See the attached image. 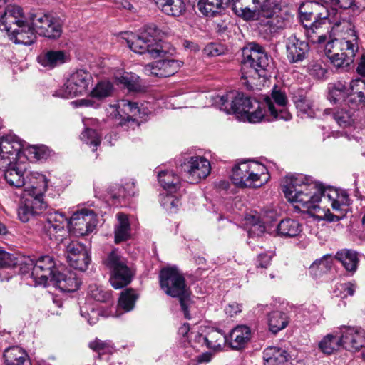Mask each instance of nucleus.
<instances>
[{
  "instance_id": "f257e3e1",
  "label": "nucleus",
  "mask_w": 365,
  "mask_h": 365,
  "mask_svg": "<svg viewBox=\"0 0 365 365\" xmlns=\"http://www.w3.org/2000/svg\"><path fill=\"white\" fill-rule=\"evenodd\" d=\"M283 192L296 209L307 212L313 217L329 222H337L341 217L331 214L329 210L322 208L319 203L327 202L332 209L342 213L347 210L350 199L344 190L314 181L309 176L294 174L286 176L282 184Z\"/></svg>"
},
{
  "instance_id": "f03ea898",
  "label": "nucleus",
  "mask_w": 365,
  "mask_h": 365,
  "mask_svg": "<svg viewBox=\"0 0 365 365\" xmlns=\"http://www.w3.org/2000/svg\"><path fill=\"white\" fill-rule=\"evenodd\" d=\"M220 109L227 114H235L238 118L252 123L262 120H289L292 115L287 108L288 100L284 91L274 86L269 96L262 102L251 98L236 91L217 96L215 101Z\"/></svg>"
},
{
  "instance_id": "7ed1b4c3",
  "label": "nucleus",
  "mask_w": 365,
  "mask_h": 365,
  "mask_svg": "<svg viewBox=\"0 0 365 365\" xmlns=\"http://www.w3.org/2000/svg\"><path fill=\"white\" fill-rule=\"evenodd\" d=\"M66 225L76 235H88L97 225L96 215L93 210L82 209L75 212L68 219L61 212L49 210L45 214V222L41 232L44 238L61 242Z\"/></svg>"
},
{
  "instance_id": "20e7f679",
  "label": "nucleus",
  "mask_w": 365,
  "mask_h": 365,
  "mask_svg": "<svg viewBox=\"0 0 365 365\" xmlns=\"http://www.w3.org/2000/svg\"><path fill=\"white\" fill-rule=\"evenodd\" d=\"M319 2H307L299 8L301 21L307 28V36L312 43H324L327 38L329 29L326 31L322 26L327 21L333 24L332 29L336 31H339L342 24L340 21H335L337 11L334 7L329 9V4Z\"/></svg>"
},
{
  "instance_id": "39448f33",
  "label": "nucleus",
  "mask_w": 365,
  "mask_h": 365,
  "mask_svg": "<svg viewBox=\"0 0 365 365\" xmlns=\"http://www.w3.org/2000/svg\"><path fill=\"white\" fill-rule=\"evenodd\" d=\"M270 58L259 44L250 43L242 49V78L249 80L266 78Z\"/></svg>"
},
{
  "instance_id": "423d86ee",
  "label": "nucleus",
  "mask_w": 365,
  "mask_h": 365,
  "mask_svg": "<svg viewBox=\"0 0 365 365\" xmlns=\"http://www.w3.org/2000/svg\"><path fill=\"white\" fill-rule=\"evenodd\" d=\"M161 289L169 296L179 299L182 311L187 319H190L188 307L190 304V293L183 276L175 267H166L160 272Z\"/></svg>"
},
{
  "instance_id": "0eeeda50",
  "label": "nucleus",
  "mask_w": 365,
  "mask_h": 365,
  "mask_svg": "<svg viewBox=\"0 0 365 365\" xmlns=\"http://www.w3.org/2000/svg\"><path fill=\"white\" fill-rule=\"evenodd\" d=\"M267 175V169L263 164L244 160L233 167L231 180L238 187H259L268 180Z\"/></svg>"
},
{
  "instance_id": "6e6552de",
  "label": "nucleus",
  "mask_w": 365,
  "mask_h": 365,
  "mask_svg": "<svg viewBox=\"0 0 365 365\" xmlns=\"http://www.w3.org/2000/svg\"><path fill=\"white\" fill-rule=\"evenodd\" d=\"M160 31L155 24L146 25L140 35L125 33L123 37L128 47L139 54L149 53L152 57L160 56L164 51L158 43Z\"/></svg>"
},
{
  "instance_id": "1a4fd4ad",
  "label": "nucleus",
  "mask_w": 365,
  "mask_h": 365,
  "mask_svg": "<svg viewBox=\"0 0 365 365\" xmlns=\"http://www.w3.org/2000/svg\"><path fill=\"white\" fill-rule=\"evenodd\" d=\"M104 264L110 271V282L113 288L121 289L130 283L133 272L118 249L108 254Z\"/></svg>"
},
{
  "instance_id": "9d476101",
  "label": "nucleus",
  "mask_w": 365,
  "mask_h": 365,
  "mask_svg": "<svg viewBox=\"0 0 365 365\" xmlns=\"http://www.w3.org/2000/svg\"><path fill=\"white\" fill-rule=\"evenodd\" d=\"M231 2H232V10L237 16L245 20L253 19L255 17L256 14L249 8L250 4L248 2L240 4L239 1L235 0H199L197 6L204 15L213 16Z\"/></svg>"
},
{
  "instance_id": "9b49d317",
  "label": "nucleus",
  "mask_w": 365,
  "mask_h": 365,
  "mask_svg": "<svg viewBox=\"0 0 365 365\" xmlns=\"http://www.w3.org/2000/svg\"><path fill=\"white\" fill-rule=\"evenodd\" d=\"M92 81L89 72L84 69L77 70L68 78L66 83L56 91L55 96L64 98L83 95L88 91Z\"/></svg>"
},
{
  "instance_id": "f8f14e48",
  "label": "nucleus",
  "mask_w": 365,
  "mask_h": 365,
  "mask_svg": "<svg viewBox=\"0 0 365 365\" xmlns=\"http://www.w3.org/2000/svg\"><path fill=\"white\" fill-rule=\"evenodd\" d=\"M180 165L186 180L190 183L200 182L205 179L211 171L210 161L200 155L187 157Z\"/></svg>"
},
{
  "instance_id": "ddd939ff",
  "label": "nucleus",
  "mask_w": 365,
  "mask_h": 365,
  "mask_svg": "<svg viewBox=\"0 0 365 365\" xmlns=\"http://www.w3.org/2000/svg\"><path fill=\"white\" fill-rule=\"evenodd\" d=\"M29 260L31 262L29 265L32 267V278L36 284L46 286L57 270L53 258L49 255H43L36 260Z\"/></svg>"
},
{
  "instance_id": "4468645a",
  "label": "nucleus",
  "mask_w": 365,
  "mask_h": 365,
  "mask_svg": "<svg viewBox=\"0 0 365 365\" xmlns=\"http://www.w3.org/2000/svg\"><path fill=\"white\" fill-rule=\"evenodd\" d=\"M34 30L40 36L48 38H57L62 32L61 24L57 19L48 14H34L31 17Z\"/></svg>"
},
{
  "instance_id": "2eb2a0df",
  "label": "nucleus",
  "mask_w": 365,
  "mask_h": 365,
  "mask_svg": "<svg viewBox=\"0 0 365 365\" xmlns=\"http://www.w3.org/2000/svg\"><path fill=\"white\" fill-rule=\"evenodd\" d=\"M25 143L17 136L8 135L0 138V168H4L7 163L16 161L19 154L24 151Z\"/></svg>"
},
{
  "instance_id": "dca6fc26",
  "label": "nucleus",
  "mask_w": 365,
  "mask_h": 365,
  "mask_svg": "<svg viewBox=\"0 0 365 365\" xmlns=\"http://www.w3.org/2000/svg\"><path fill=\"white\" fill-rule=\"evenodd\" d=\"M343 28H346L345 36L341 38H334L328 41L324 47V53L327 58H330L332 54L339 53L344 51V49L358 43L359 37L356 31L346 21L343 22Z\"/></svg>"
},
{
  "instance_id": "f3484780",
  "label": "nucleus",
  "mask_w": 365,
  "mask_h": 365,
  "mask_svg": "<svg viewBox=\"0 0 365 365\" xmlns=\"http://www.w3.org/2000/svg\"><path fill=\"white\" fill-rule=\"evenodd\" d=\"M182 64V61L173 58L162 59L145 65L143 71L150 76L166 78L176 73Z\"/></svg>"
},
{
  "instance_id": "a211bd4d",
  "label": "nucleus",
  "mask_w": 365,
  "mask_h": 365,
  "mask_svg": "<svg viewBox=\"0 0 365 365\" xmlns=\"http://www.w3.org/2000/svg\"><path fill=\"white\" fill-rule=\"evenodd\" d=\"M25 22L26 19L23 9L17 5H9L0 16V29L9 34Z\"/></svg>"
},
{
  "instance_id": "6ab92c4d",
  "label": "nucleus",
  "mask_w": 365,
  "mask_h": 365,
  "mask_svg": "<svg viewBox=\"0 0 365 365\" xmlns=\"http://www.w3.org/2000/svg\"><path fill=\"white\" fill-rule=\"evenodd\" d=\"M118 108L124 114L120 122V127L125 130L139 128L137 117L140 115V108L138 103L123 99L118 103Z\"/></svg>"
},
{
  "instance_id": "aec40b11",
  "label": "nucleus",
  "mask_w": 365,
  "mask_h": 365,
  "mask_svg": "<svg viewBox=\"0 0 365 365\" xmlns=\"http://www.w3.org/2000/svg\"><path fill=\"white\" fill-rule=\"evenodd\" d=\"M51 281L63 292H76L81 284V281L76 274L68 269L56 270Z\"/></svg>"
},
{
  "instance_id": "412c9836",
  "label": "nucleus",
  "mask_w": 365,
  "mask_h": 365,
  "mask_svg": "<svg viewBox=\"0 0 365 365\" xmlns=\"http://www.w3.org/2000/svg\"><path fill=\"white\" fill-rule=\"evenodd\" d=\"M342 346L349 351H356L365 346V331L355 327H345L341 330Z\"/></svg>"
},
{
  "instance_id": "4be33fe9",
  "label": "nucleus",
  "mask_w": 365,
  "mask_h": 365,
  "mask_svg": "<svg viewBox=\"0 0 365 365\" xmlns=\"http://www.w3.org/2000/svg\"><path fill=\"white\" fill-rule=\"evenodd\" d=\"M287 56L290 63L302 62L309 51L308 43L292 35L286 41Z\"/></svg>"
},
{
  "instance_id": "5701e85b",
  "label": "nucleus",
  "mask_w": 365,
  "mask_h": 365,
  "mask_svg": "<svg viewBox=\"0 0 365 365\" xmlns=\"http://www.w3.org/2000/svg\"><path fill=\"white\" fill-rule=\"evenodd\" d=\"M4 169V176L6 182L12 187L19 188L25 185L27 171L16 161L8 162Z\"/></svg>"
},
{
  "instance_id": "b1692460",
  "label": "nucleus",
  "mask_w": 365,
  "mask_h": 365,
  "mask_svg": "<svg viewBox=\"0 0 365 365\" xmlns=\"http://www.w3.org/2000/svg\"><path fill=\"white\" fill-rule=\"evenodd\" d=\"M48 186L46 176L38 172L29 171L25 178L24 192L28 195L43 194Z\"/></svg>"
},
{
  "instance_id": "393cba45",
  "label": "nucleus",
  "mask_w": 365,
  "mask_h": 365,
  "mask_svg": "<svg viewBox=\"0 0 365 365\" xmlns=\"http://www.w3.org/2000/svg\"><path fill=\"white\" fill-rule=\"evenodd\" d=\"M8 36L14 43L24 46L31 45L36 39L34 28L27 21L15 28L14 31L8 34Z\"/></svg>"
},
{
  "instance_id": "a878e982",
  "label": "nucleus",
  "mask_w": 365,
  "mask_h": 365,
  "mask_svg": "<svg viewBox=\"0 0 365 365\" xmlns=\"http://www.w3.org/2000/svg\"><path fill=\"white\" fill-rule=\"evenodd\" d=\"M66 53L63 51H43L37 56L38 63L45 70L53 69L66 62Z\"/></svg>"
},
{
  "instance_id": "bb28decb",
  "label": "nucleus",
  "mask_w": 365,
  "mask_h": 365,
  "mask_svg": "<svg viewBox=\"0 0 365 365\" xmlns=\"http://www.w3.org/2000/svg\"><path fill=\"white\" fill-rule=\"evenodd\" d=\"M289 354L277 346H269L263 351L264 365H288Z\"/></svg>"
},
{
  "instance_id": "cd10ccee",
  "label": "nucleus",
  "mask_w": 365,
  "mask_h": 365,
  "mask_svg": "<svg viewBox=\"0 0 365 365\" xmlns=\"http://www.w3.org/2000/svg\"><path fill=\"white\" fill-rule=\"evenodd\" d=\"M230 346L234 349H241L251 339V329L246 325H238L230 332L229 336Z\"/></svg>"
},
{
  "instance_id": "c85d7f7f",
  "label": "nucleus",
  "mask_w": 365,
  "mask_h": 365,
  "mask_svg": "<svg viewBox=\"0 0 365 365\" xmlns=\"http://www.w3.org/2000/svg\"><path fill=\"white\" fill-rule=\"evenodd\" d=\"M359 50V43L344 49V51L332 54L329 59L331 64L337 69L347 68L353 63L354 58Z\"/></svg>"
},
{
  "instance_id": "c756f323",
  "label": "nucleus",
  "mask_w": 365,
  "mask_h": 365,
  "mask_svg": "<svg viewBox=\"0 0 365 365\" xmlns=\"http://www.w3.org/2000/svg\"><path fill=\"white\" fill-rule=\"evenodd\" d=\"M158 179L160 186L168 192L178 193L181 187L180 177L173 171L158 172Z\"/></svg>"
},
{
  "instance_id": "7c9ffc66",
  "label": "nucleus",
  "mask_w": 365,
  "mask_h": 365,
  "mask_svg": "<svg viewBox=\"0 0 365 365\" xmlns=\"http://www.w3.org/2000/svg\"><path fill=\"white\" fill-rule=\"evenodd\" d=\"M349 88L344 81L329 83L327 86V98L334 104L345 101Z\"/></svg>"
},
{
  "instance_id": "2f4dec72",
  "label": "nucleus",
  "mask_w": 365,
  "mask_h": 365,
  "mask_svg": "<svg viewBox=\"0 0 365 365\" xmlns=\"http://www.w3.org/2000/svg\"><path fill=\"white\" fill-rule=\"evenodd\" d=\"M4 357L6 365H31L27 354L17 346L6 349Z\"/></svg>"
},
{
  "instance_id": "473e14b6",
  "label": "nucleus",
  "mask_w": 365,
  "mask_h": 365,
  "mask_svg": "<svg viewBox=\"0 0 365 365\" xmlns=\"http://www.w3.org/2000/svg\"><path fill=\"white\" fill-rule=\"evenodd\" d=\"M117 222L115 225V242L119 243L130 237V225L128 215L118 212L116 215Z\"/></svg>"
},
{
  "instance_id": "72a5a7b5",
  "label": "nucleus",
  "mask_w": 365,
  "mask_h": 365,
  "mask_svg": "<svg viewBox=\"0 0 365 365\" xmlns=\"http://www.w3.org/2000/svg\"><path fill=\"white\" fill-rule=\"evenodd\" d=\"M163 13L168 16H180L185 11L183 0H153Z\"/></svg>"
},
{
  "instance_id": "f704fd0d",
  "label": "nucleus",
  "mask_w": 365,
  "mask_h": 365,
  "mask_svg": "<svg viewBox=\"0 0 365 365\" xmlns=\"http://www.w3.org/2000/svg\"><path fill=\"white\" fill-rule=\"evenodd\" d=\"M277 234L286 237H294L302 231V225L294 219L287 218L280 221L277 226Z\"/></svg>"
},
{
  "instance_id": "c9c22d12",
  "label": "nucleus",
  "mask_w": 365,
  "mask_h": 365,
  "mask_svg": "<svg viewBox=\"0 0 365 365\" xmlns=\"http://www.w3.org/2000/svg\"><path fill=\"white\" fill-rule=\"evenodd\" d=\"M81 315L85 318L91 325L95 324L99 319L100 316L103 317H118L119 314H113L112 311L103 312L101 308H96L91 304H85L81 307Z\"/></svg>"
},
{
  "instance_id": "e433bc0d",
  "label": "nucleus",
  "mask_w": 365,
  "mask_h": 365,
  "mask_svg": "<svg viewBox=\"0 0 365 365\" xmlns=\"http://www.w3.org/2000/svg\"><path fill=\"white\" fill-rule=\"evenodd\" d=\"M342 346L341 336L328 334L318 344L319 349L324 354L330 355Z\"/></svg>"
},
{
  "instance_id": "4c0bfd02",
  "label": "nucleus",
  "mask_w": 365,
  "mask_h": 365,
  "mask_svg": "<svg viewBox=\"0 0 365 365\" xmlns=\"http://www.w3.org/2000/svg\"><path fill=\"white\" fill-rule=\"evenodd\" d=\"M205 346L215 351L222 349L223 346L227 341V336L217 329H212L205 335Z\"/></svg>"
},
{
  "instance_id": "58836bf2",
  "label": "nucleus",
  "mask_w": 365,
  "mask_h": 365,
  "mask_svg": "<svg viewBox=\"0 0 365 365\" xmlns=\"http://www.w3.org/2000/svg\"><path fill=\"white\" fill-rule=\"evenodd\" d=\"M335 257L342 263L346 271L353 273L356 270L359 259L356 252L350 250H342L336 253Z\"/></svg>"
},
{
  "instance_id": "ea45409f",
  "label": "nucleus",
  "mask_w": 365,
  "mask_h": 365,
  "mask_svg": "<svg viewBox=\"0 0 365 365\" xmlns=\"http://www.w3.org/2000/svg\"><path fill=\"white\" fill-rule=\"evenodd\" d=\"M289 323L287 315L279 311H274L269 314L268 324L270 331L276 334L284 329Z\"/></svg>"
},
{
  "instance_id": "a19ab883",
  "label": "nucleus",
  "mask_w": 365,
  "mask_h": 365,
  "mask_svg": "<svg viewBox=\"0 0 365 365\" xmlns=\"http://www.w3.org/2000/svg\"><path fill=\"white\" fill-rule=\"evenodd\" d=\"M295 106L299 115L302 118H315L317 116V109L313 102L307 98H299L295 101Z\"/></svg>"
},
{
  "instance_id": "79ce46f5",
  "label": "nucleus",
  "mask_w": 365,
  "mask_h": 365,
  "mask_svg": "<svg viewBox=\"0 0 365 365\" xmlns=\"http://www.w3.org/2000/svg\"><path fill=\"white\" fill-rule=\"evenodd\" d=\"M183 345L187 349L185 353L190 356L193 354V351H197L201 347L205 346V336L198 332L191 331L188 339L183 341Z\"/></svg>"
},
{
  "instance_id": "37998d69",
  "label": "nucleus",
  "mask_w": 365,
  "mask_h": 365,
  "mask_svg": "<svg viewBox=\"0 0 365 365\" xmlns=\"http://www.w3.org/2000/svg\"><path fill=\"white\" fill-rule=\"evenodd\" d=\"M114 75L116 81L125 86L130 91L135 90L139 86V76L134 73L118 71Z\"/></svg>"
},
{
  "instance_id": "c03bdc74",
  "label": "nucleus",
  "mask_w": 365,
  "mask_h": 365,
  "mask_svg": "<svg viewBox=\"0 0 365 365\" xmlns=\"http://www.w3.org/2000/svg\"><path fill=\"white\" fill-rule=\"evenodd\" d=\"M138 298L137 294L132 289L123 292L118 300V308L124 312L132 310Z\"/></svg>"
},
{
  "instance_id": "a18cd8bd",
  "label": "nucleus",
  "mask_w": 365,
  "mask_h": 365,
  "mask_svg": "<svg viewBox=\"0 0 365 365\" xmlns=\"http://www.w3.org/2000/svg\"><path fill=\"white\" fill-rule=\"evenodd\" d=\"M67 259L71 267L81 271L86 270L91 262L88 252H83L77 255L71 254Z\"/></svg>"
},
{
  "instance_id": "49530a36",
  "label": "nucleus",
  "mask_w": 365,
  "mask_h": 365,
  "mask_svg": "<svg viewBox=\"0 0 365 365\" xmlns=\"http://www.w3.org/2000/svg\"><path fill=\"white\" fill-rule=\"evenodd\" d=\"M89 347L98 354L100 359L104 355L111 354L115 350L110 341H101L98 339L90 342Z\"/></svg>"
},
{
  "instance_id": "de8ad7c7",
  "label": "nucleus",
  "mask_w": 365,
  "mask_h": 365,
  "mask_svg": "<svg viewBox=\"0 0 365 365\" xmlns=\"http://www.w3.org/2000/svg\"><path fill=\"white\" fill-rule=\"evenodd\" d=\"M334 257L331 255H325L321 259L314 261L310 266L309 269L314 272L316 275L329 270L333 263Z\"/></svg>"
},
{
  "instance_id": "09e8293b",
  "label": "nucleus",
  "mask_w": 365,
  "mask_h": 365,
  "mask_svg": "<svg viewBox=\"0 0 365 365\" xmlns=\"http://www.w3.org/2000/svg\"><path fill=\"white\" fill-rule=\"evenodd\" d=\"M113 89V84L110 81H103L96 85L91 94L93 98L101 99L109 96Z\"/></svg>"
},
{
  "instance_id": "8fccbe9b",
  "label": "nucleus",
  "mask_w": 365,
  "mask_h": 365,
  "mask_svg": "<svg viewBox=\"0 0 365 365\" xmlns=\"http://www.w3.org/2000/svg\"><path fill=\"white\" fill-rule=\"evenodd\" d=\"M178 193H162L160 195L161 205L167 210L175 212L180 204V200L177 196Z\"/></svg>"
},
{
  "instance_id": "3c124183",
  "label": "nucleus",
  "mask_w": 365,
  "mask_h": 365,
  "mask_svg": "<svg viewBox=\"0 0 365 365\" xmlns=\"http://www.w3.org/2000/svg\"><path fill=\"white\" fill-rule=\"evenodd\" d=\"M309 74L317 79H324L326 78L327 69L323 62L321 61H312L307 66Z\"/></svg>"
},
{
  "instance_id": "603ef678",
  "label": "nucleus",
  "mask_w": 365,
  "mask_h": 365,
  "mask_svg": "<svg viewBox=\"0 0 365 365\" xmlns=\"http://www.w3.org/2000/svg\"><path fill=\"white\" fill-rule=\"evenodd\" d=\"M333 118L336 123L342 128L350 126L354 122L353 114L350 111L344 109L334 112L333 113Z\"/></svg>"
},
{
  "instance_id": "864d4df0",
  "label": "nucleus",
  "mask_w": 365,
  "mask_h": 365,
  "mask_svg": "<svg viewBox=\"0 0 365 365\" xmlns=\"http://www.w3.org/2000/svg\"><path fill=\"white\" fill-rule=\"evenodd\" d=\"M88 293L92 298L101 302H108L111 298L110 292L106 290L103 287L96 284L89 286Z\"/></svg>"
},
{
  "instance_id": "5fc2aeb1",
  "label": "nucleus",
  "mask_w": 365,
  "mask_h": 365,
  "mask_svg": "<svg viewBox=\"0 0 365 365\" xmlns=\"http://www.w3.org/2000/svg\"><path fill=\"white\" fill-rule=\"evenodd\" d=\"M30 198L26 199V201L31 206L34 213L40 215L46 208V202L43 200V194L29 195Z\"/></svg>"
},
{
  "instance_id": "6e6d98bb",
  "label": "nucleus",
  "mask_w": 365,
  "mask_h": 365,
  "mask_svg": "<svg viewBox=\"0 0 365 365\" xmlns=\"http://www.w3.org/2000/svg\"><path fill=\"white\" fill-rule=\"evenodd\" d=\"M81 139L85 143L93 145V150H96L97 147L101 143V137L96 130L91 128H86L81 133Z\"/></svg>"
},
{
  "instance_id": "4d7b16f0",
  "label": "nucleus",
  "mask_w": 365,
  "mask_h": 365,
  "mask_svg": "<svg viewBox=\"0 0 365 365\" xmlns=\"http://www.w3.org/2000/svg\"><path fill=\"white\" fill-rule=\"evenodd\" d=\"M354 292L355 285L353 283H341L336 286V288L334 290V295L336 297L344 299L348 296L354 295Z\"/></svg>"
},
{
  "instance_id": "13d9d810",
  "label": "nucleus",
  "mask_w": 365,
  "mask_h": 365,
  "mask_svg": "<svg viewBox=\"0 0 365 365\" xmlns=\"http://www.w3.org/2000/svg\"><path fill=\"white\" fill-rule=\"evenodd\" d=\"M351 93L358 96V101H365V81L357 78L350 83Z\"/></svg>"
},
{
  "instance_id": "bf43d9fd",
  "label": "nucleus",
  "mask_w": 365,
  "mask_h": 365,
  "mask_svg": "<svg viewBox=\"0 0 365 365\" xmlns=\"http://www.w3.org/2000/svg\"><path fill=\"white\" fill-rule=\"evenodd\" d=\"M19 264L18 259L0 248V268L15 267Z\"/></svg>"
},
{
  "instance_id": "052dcab7",
  "label": "nucleus",
  "mask_w": 365,
  "mask_h": 365,
  "mask_svg": "<svg viewBox=\"0 0 365 365\" xmlns=\"http://www.w3.org/2000/svg\"><path fill=\"white\" fill-rule=\"evenodd\" d=\"M34 215L35 214L34 213L33 210L26 200L24 203L19 205L18 208V216L21 222H26Z\"/></svg>"
},
{
  "instance_id": "680f3d73",
  "label": "nucleus",
  "mask_w": 365,
  "mask_h": 365,
  "mask_svg": "<svg viewBox=\"0 0 365 365\" xmlns=\"http://www.w3.org/2000/svg\"><path fill=\"white\" fill-rule=\"evenodd\" d=\"M252 222L248 231L249 237H259L265 232V226L259 221L258 218L252 217Z\"/></svg>"
},
{
  "instance_id": "e2e57ef3",
  "label": "nucleus",
  "mask_w": 365,
  "mask_h": 365,
  "mask_svg": "<svg viewBox=\"0 0 365 365\" xmlns=\"http://www.w3.org/2000/svg\"><path fill=\"white\" fill-rule=\"evenodd\" d=\"M67 258H69L71 255H80L83 252H88L86 247L77 241H72L66 245Z\"/></svg>"
},
{
  "instance_id": "0e129e2a",
  "label": "nucleus",
  "mask_w": 365,
  "mask_h": 365,
  "mask_svg": "<svg viewBox=\"0 0 365 365\" xmlns=\"http://www.w3.org/2000/svg\"><path fill=\"white\" fill-rule=\"evenodd\" d=\"M326 4H329L330 7H334L336 10L338 8L347 9L351 8L355 4V0H320Z\"/></svg>"
},
{
  "instance_id": "69168bd1",
  "label": "nucleus",
  "mask_w": 365,
  "mask_h": 365,
  "mask_svg": "<svg viewBox=\"0 0 365 365\" xmlns=\"http://www.w3.org/2000/svg\"><path fill=\"white\" fill-rule=\"evenodd\" d=\"M357 96H356L355 94L348 93L347 96L346 97V104L348 105L351 110H357L364 104V103H365V101H358Z\"/></svg>"
},
{
  "instance_id": "338daca9",
  "label": "nucleus",
  "mask_w": 365,
  "mask_h": 365,
  "mask_svg": "<svg viewBox=\"0 0 365 365\" xmlns=\"http://www.w3.org/2000/svg\"><path fill=\"white\" fill-rule=\"evenodd\" d=\"M204 51L209 56H217L223 53L222 46L217 43H210L207 45Z\"/></svg>"
},
{
  "instance_id": "774afa93",
  "label": "nucleus",
  "mask_w": 365,
  "mask_h": 365,
  "mask_svg": "<svg viewBox=\"0 0 365 365\" xmlns=\"http://www.w3.org/2000/svg\"><path fill=\"white\" fill-rule=\"evenodd\" d=\"M242 306L241 304L234 302L227 304L225 308V314L230 317H234L238 313L241 312Z\"/></svg>"
}]
</instances>
